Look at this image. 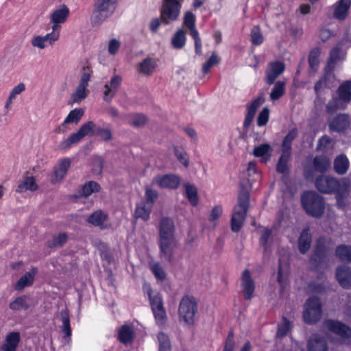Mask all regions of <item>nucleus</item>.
I'll return each mask as SVG.
<instances>
[{
	"label": "nucleus",
	"mask_w": 351,
	"mask_h": 351,
	"mask_svg": "<svg viewBox=\"0 0 351 351\" xmlns=\"http://www.w3.org/2000/svg\"><path fill=\"white\" fill-rule=\"evenodd\" d=\"M118 0H93V10L90 16L93 27H99L111 17L117 9Z\"/></svg>",
	"instance_id": "1"
},
{
	"label": "nucleus",
	"mask_w": 351,
	"mask_h": 351,
	"mask_svg": "<svg viewBox=\"0 0 351 351\" xmlns=\"http://www.w3.org/2000/svg\"><path fill=\"white\" fill-rule=\"evenodd\" d=\"M337 97H332L326 106V111L332 114L338 110H343L351 101V80L341 84L337 90Z\"/></svg>",
	"instance_id": "2"
},
{
	"label": "nucleus",
	"mask_w": 351,
	"mask_h": 351,
	"mask_svg": "<svg viewBox=\"0 0 351 351\" xmlns=\"http://www.w3.org/2000/svg\"><path fill=\"white\" fill-rule=\"evenodd\" d=\"M302 205L306 213L314 217H320L324 212L323 197L315 191H306L301 197Z\"/></svg>",
	"instance_id": "3"
},
{
	"label": "nucleus",
	"mask_w": 351,
	"mask_h": 351,
	"mask_svg": "<svg viewBox=\"0 0 351 351\" xmlns=\"http://www.w3.org/2000/svg\"><path fill=\"white\" fill-rule=\"evenodd\" d=\"M197 308V300L193 296L185 295L181 299L178 306L179 322L187 326L193 325Z\"/></svg>",
	"instance_id": "4"
},
{
	"label": "nucleus",
	"mask_w": 351,
	"mask_h": 351,
	"mask_svg": "<svg viewBox=\"0 0 351 351\" xmlns=\"http://www.w3.org/2000/svg\"><path fill=\"white\" fill-rule=\"evenodd\" d=\"M97 126L92 121L82 124L76 132L71 134L66 139L62 141L59 147L62 149H67L73 145L80 142L85 136H95Z\"/></svg>",
	"instance_id": "5"
},
{
	"label": "nucleus",
	"mask_w": 351,
	"mask_h": 351,
	"mask_svg": "<svg viewBox=\"0 0 351 351\" xmlns=\"http://www.w3.org/2000/svg\"><path fill=\"white\" fill-rule=\"evenodd\" d=\"M350 181L348 178H343L337 179L330 176H319L315 180L317 189L326 194L335 193L341 188L343 184H348Z\"/></svg>",
	"instance_id": "6"
},
{
	"label": "nucleus",
	"mask_w": 351,
	"mask_h": 351,
	"mask_svg": "<svg viewBox=\"0 0 351 351\" xmlns=\"http://www.w3.org/2000/svg\"><path fill=\"white\" fill-rule=\"evenodd\" d=\"M182 3V0H162L160 15L162 23L167 25L178 19Z\"/></svg>",
	"instance_id": "7"
},
{
	"label": "nucleus",
	"mask_w": 351,
	"mask_h": 351,
	"mask_svg": "<svg viewBox=\"0 0 351 351\" xmlns=\"http://www.w3.org/2000/svg\"><path fill=\"white\" fill-rule=\"evenodd\" d=\"M322 304L317 297L309 298L304 304L303 318L305 323L315 324L322 317Z\"/></svg>",
	"instance_id": "8"
},
{
	"label": "nucleus",
	"mask_w": 351,
	"mask_h": 351,
	"mask_svg": "<svg viewBox=\"0 0 351 351\" xmlns=\"http://www.w3.org/2000/svg\"><path fill=\"white\" fill-rule=\"evenodd\" d=\"M158 246L160 258L171 263L174 260L176 250L178 247L176 239H158Z\"/></svg>",
	"instance_id": "9"
},
{
	"label": "nucleus",
	"mask_w": 351,
	"mask_h": 351,
	"mask_svg": "<svg viewBox=\"0 0 351 351\" xmlns=\"http://www.w3.org/2000/svg\"><path fill=\"white\" fill-rule=\"evenodd\" d=\"M328 248L322 240H318L315 250L310 258L311 263L317 269L328 266Z\"/></svg>",
	"instance_id": "10"
},
{
	"label": "nucleus",
	"mask_w": 351,
	"mask_h": 351,
	"mask_svg": "<svg viewBox=\"0 0 351 351\" xmlns=\"http://www.w3.org/2000/svg\"><path fill=\"white\" fill-rule=\"evenodd\" d=\"M324 327L330 332L343 339L351 338V328L346 324L334 319H326L324 322Z\"/></svg>",
	"instance_id": "11"
},
{
	"label": "nucleus",
	"mask_w": 351,
	"mask_h": 351,
	"mask_svg": "<svg viewBox=\"0 0 351 351\" xmlns=\"http://www.w3.org/2000/svg\"><path fill=\"white\" fill-rule=\"evenodd\" d=\"M180 183V178L173 174L157 176L154 177L152 180L153 184H156L160 188H165L169 189H177L179 186Z\"/></svg>",
	"instance_id": "12"
},
{
	"label": "nucleus",
	"mask_w": 351,
	"mask_h": 351,
	"mask_svg": "<svg viewBox=\"0 0 351 351\" xmlns=\"http://www.w3.org/2000/svg\"><path fill=\"white\" fill-rule=\"evenodd\" d=\"M70 11L66 5H62L58 9L53 10L50 15V22L53 24L51 29L53 31H58L60 28V24L64 23L69 15Z\"/></svg>",
	"instance_id": "13"
},
{
	"label": "nucleus",
	"mask_w": 351,
	"mask_h": 351,
	"mask_svg": "<svg viewBox=\"0 0 351 351\" xmlns=\"http://www.w3.org/2000/svg\"><path fill=\"white\" fill-rule=\"evenodd\" d=\"M175 231L176 228L172 219L161 218L158 227L159 239H176Z\"/></svg>",
	"instance_id": "14"
},
{
	"label": "nucleus",
	"mask_w": 351,
	"mask_h": 351,
	"mask_svg": "<svg viewBox=\"0 0 351 351\" xmlns=\"http://www.w3.org/2000/svg\"><path fill=\"white\" fill-rule=\"evenodd\" d=\"M241 286L244 298L245 300H250L253 297L255 285L249 269L243 271L241 276Z\"/></svg>",
	"instance_id": "15"
},
{
	"label": "nucleus",
	"mask_w": 351,
	"mask_h": 351,
	"mask_svg": "<svg viewBox=\"0 0 351 351\" xmlns=\"http://www.w3.org/2000/svg\"><path fill=\"white\" fill-rule=\"evenodd\" d=\"M285 71V64L279 61L271 62L269 64L265 71V82L273 84L276 78Z\"/></svg>",
	"instance_id": "16"
},
{
	"label": "nucleus",
	"mask_w": 351,
	"mask_h": 351,
	"mask_svg": "<svg viewBox=\"0 0 351 351\" xmlns=\"http://www.w3.org/2000/svg\"><path fill=\"white\" fill-rule=\"evenodd\" d=\"M122 81V78L121 76L118 75H114L110 79L109 83L106 84L104 86L105 90L104 91V99L107 102H110L111 99L115 96L117 94L121 83Z\"/></svg>",
	"instance_id": "17"
},
{
	"label": "nucleus",
	"mask_w": 351,
	"mask_h": 351,
	"mask_svg": "<svg viewBox=\"0 0 351 351\" xmlns=\"http://www.w3.org/2000/svg\"><path fill=\"white\" fill-rule=\"evenodd\" d=\"M336 278L339 285L344 289H351V269L341 265L336 269Z\"/></svg>",
	"instance_id": "18"
},
{
	"label": "nucleus",
	"mask_w": 351,
	"mask_h": 351,
	"mask_svg": "<svg viewBox=\"0 0 351 351\" xmlns=\"http://www.w3.org/2000/svg\"><path fill=\"white\" fill-rule=\"evenodd\" d=\"M265 99L263 96L258 97L250 104L247 106V114L243 123V128L247 129L253 121L258 108L263 104Z\"/></svg>",
	"instance_id": "19"
},
{
	"label": "nucleus",
	"mask_w": 351,
	"mask_h": 351,
	"mask_svg": "<svg viewBox=\"0 0 351 351\" xmlns=\"http://www.w3.org/2000/svg\"><path fill=\"white\" fill-rule=\"evenodd\" d=\"M38 189L35 178L32 176H24L22 180L19 181L16 191L19 193H23L27 191L34 192Z\"/></svg>",
	"instance_id": "20"
},
{
	"label": "nucleus",
	"mask_w": 351,
	"mask_h": 351,
	"mask_svg": "<svg viewBox=\"0 0 351 351\" xmlns=\"http://www.w3.org/2000/svg\"><path fill=\"white\" fill-rule=\"evenodd\" d=\"M350 5V0H339L334 5V18L339 21H344L348 16Z\"/></svg>",
	"instance_id": "21"
},
{
	"label": "nucleus",
	"mask_w": 351,
	"mask_h": 351,
	"mask_svg": "<svg viewBox=\"0 0 351 351\" xmlns=\"http://www.w3.org/2000/svg\"><path fill=\"white\" fill-rule=\"evenodd\" d=\"M307 349L308 351H328L326 341L319 335H313L307 342Z\"/></svg>",
	"instance_id": "22"
},
{
	"label": "nucleus",
	"mask_w": 351,
	"mask_h": 351,
	"mask_svg": "<svg viewBox=\"0 0 351 351\" xmlns=\"http://www.w3.org/2000/svg\"><path fill=\"white\" fill-rule=\"evenodd\" d=\"M247 210L234 208L231 217V229L234 232H238L245 221Z\"/></svg>",
	"instance_id": "23"
},
{
	"label": "nucleus",
	"mask_w": 351,
	"mask_h": 351,
	"mask_svg": "<svg viewBox=\"0 0 351 351\" xmlns=\"http://www.w3.org/2000/svg\"><path fill=\"white\" fill-rule=\"evenodd\" d=\"M349 125V117L346 114H339L330 121L329 128L332 131L343 132Z\"/></svg>",
	"instance_id": "24"
},
{
	"label": "nucleus",
	"mask_w": 351,
	"mask_h": 351,
	"mask_svg": "<svg viewBox=\"0 0 351 351\" xmlns=\"http://www.w3.org/2000/svg\"><path fill=\"white\" fill-rule=\"evenodd\" d=\"M250 206V191L249 189L245 187V183L241 181L239 184V191L238 195V203L234 208L248 210Z\"/></svg>",
	"instance_id": "25"
},
{
	"label": "nucleus",
	"mask_w": 351,
	"mask_h": 351,
	"mask_svg": "<svg viewBox=\"0 0 351 351\" xmlns=\"http://www.w3.org/2000/svg\"><path fill=\"white\" fill-rule=\"evenodd\" d=\"M331 162L330 158L326 156H317L312 162L313 169L314 171L324 173L328 171L330 167Z\"/></svg>",
	"instance_id": "26"
},
{
	"label": "nucleus",
	"mask_w": 351,
	"mask_h": 351,
	"mask_svg": "<svg viewBox=\"0 0 351 351\" xmlns=\"http://www.w3.org/2000/svg\"><path fill=\"white\" fill-rule=\"evenodd\" d=\"M135 332L132 326L125 324L119 328L118 339L121 343L125 345L130 344L133 342Z\"/></svg>",
	"instance_id": "27"
},
{
	"label": "nucleus",
	"mask_w": 351,
	"mask_h": 351,
	"mask_svg": "<svg viewBox=\"0 0 351 351\" xmlns=\"http://www.w3.org/2000/svg\"><path fill=\"white\" fill-rule=\"evenodd\" d=\"M20 334L19 332H10L5 337V342L2 345L3 351H16L20 342Z\"/></svg>",
	"instance_id": "28"
},
{
	"label": "nucleus",
	"mask_w": 351,
	"mask_h": 351,
	"mask_svg": "<svg viewBox=\"0 0 351 351\" xmlns=\"http://www.w3.org/2000/svg\"><path fill=\"white\" fill-rule=\"evenodd\" d=\"M312 242L311 234L309 233V228L303 229L298 239V247L301 254H304L310 249Z\"/></svg>",
	"instance_id": "29"
},
{
	"label": "nucleus",
	"mask_w": 351,
	"mask_h": 351,
	"mask_svg": "<svg viewBox=\"0 0 351 351\" xmlns=\"http://www.w3.org/2000/svg\"><path fill=\"white\" fill-rule=\"evenodd\" d=\"M37 271L36 267H32L30 271L27 272L19 278L14 286V289L18 291H21L25 287L31 286L33 284L34 276L37 274Z\"/></svg>",
	"instance_id": "30"
},
{
	"label": "nucleus",
	"mask_w": 351,
	"mask_h": 351,
	"mask_svg": "<svg viewBox=\"0 0 351 351\" xmlns=\"http://www.w3.org/2000/svg\"><path fill=\"white\" fill-rule=\"evenodd\" d=\"M350 162L344 154L337 156L334 160V171L339 175H344L348 168Z\"/></svg>",
	"instance_id": "31"
},
{
	"label": "nucleus",
	"mask_w": 351,
	"mask_h": 351,
	"mask_svg": "<svg viewBox=\"0 0 351 351\" xmlns=\"http://www.w3.org/2000/svg\"><path fill=\"white\" fill-rule=\"evenodd\" d=\"M101 189L100 185L95 181H88L82 186L78 191L79 196L88 197L94 193L99 192Z\"/></svg>",
	"instance_id": "32"
},
{
	"label": "nucleus",
	"mask_w": 351,
	"mask_h": 351,
	"mask_svg": "<svg viewBox=\"0 0 351 351\" xmlns=\"http://www.w3.org/2000/svg\"><path fill=\"white\" fill-rule=\"evenodd\" d=\"M335 255L339 260L344 263H351V246L348 245H339L335 250Z\"/></svg>",
	"instance_id": "33"
},
{
	"label": "nucleus",
	"mask_w": 351,
	"mask_h": 351,
	"mask_svg": "<svg viewBox=\"0 0 351 351\" xmlns=\"http://www.w3.org/2000/svg\"><path fill=\"white\" fill-rule=\"evenodd\" d=\"M290 157L291 152L282 150L281 156L276 165V171L278 173L282 174H287L289 173L288 162L290 160Z\"/></svg>",
	"instance_id": "34"
},
{
	"label": "nucleus",
	"mask_w": 351,
	"mask_h": 351,
	"mask_svg": "<svg viewBox=\"0 0 351 351\" xmlns=\"http://www.w3.org/2000/svg\"><path fill=\"white\" fill-rule=\"evenodd\" d=\"M350 183L346 185L343 184L341 189L335 193L337 206L340 208H344L346 206L345 199L348 196L350 192Z\"/></svg>",
	"instance_id": "35"
},
{
	"label": "nucleus",
	"mask_w": 351,
	"mask_h": 351,
	"mask_svg": "<svg viewBox=\"0 0 351 351\" xmlns=\"http://www.w3.org/2000/svg\"><path fill=\"white\" fill-rule=\"evenodd\" d=\"M271 148L269 144L265 143L256 147L253 154L256 157H262V161L266 162L271 156Z\"/></svg>",
	"instance_id": "36"
},
{
	"label": "nucleus",
	"mask_w": 351,
	"mask_h": 351,
	"mask_svg": "<svg viewBox=\"0 0 351 351\" xmlns=\"http://www.w3.org/2000/svg\"><path fill=\"white\" fill-rule=\"evenodd\" d=\"M68 238L69 236L66 232H60L53 235L52 239L47 242V245L50 248L62 247L66 243Z\"/></svg>",
	"instance_id": "37"
},
{
	"label": "nucleus",
	"mask_w": 351,
	"mask_h": 351,
	"mask_svg": "<svg viewBox=\"0 0 351 351\" xmlns=\"http://www.w3.org/2000/svg\"><path fill=\"white\" fill-rule=\"evenodd\" d=\"M185 188V195L191 204L193 206H196L198 204L197 189L193 184L185 183L184 184Z\"/></svg>",
	"instance_id": "38"
},
{
	"label": "nucleus",
	"mask_w": 351,
	"mask_h": 351,
	"mask_svg": "<svg viewBox=\"0 0 351 351\" xmlns=\"http://www.w3.org/2000/svg\"><path fill=\"white\" fill-rule=\"evenodd\" d=\"M152 208L151 206L144 202L137 205L134 212V217L136 219H141L145 221H147L149 219Z\"/></svg>",
	"instance_id": "39"
},
{
	"label": "nucleus",
	"mask_w": 351,
	"mask_h": 351,
	"mask_svg": "<svg viewBox=\"0 0 351 351\" xmlns=\"http://www.w3.org/2000/svg\"><path fill=\"white\" fill-rule=\"evenodd\" d=\"M60 319L62 321V331L64 334L65 337L70 338L71 336V328L70 325V318L68 310L64 309L60 312Z\"/></svg>",
	"instance_id": "40"
},
{
	"label": "nucleus",
	"mask_w": 351,
	"mask_h": 351,
	"mask_svg": "<svg viewBox=\"0 0 351 351\" xmlns=\"http://www.w3.org/2000/svg\"><path fill=\"white\" fill-rule=\"evenodd\" d=\"M321 53L320 49L317 47L313 49L308 55V64L311 70L313 72L317 71L319 60V56Z\"/></svg>",
	"instance_id": "41"
},
{
	"label": "nucleus",
	"mask_w": 351,
	"mask_h": 351,
	"mask_svg": "<svg viewBox=\"0 0 351 351\" xmlns=\"http://www.w3.org/2000/svg\"><path fill=\"white\" fill-rule=\"evenodd\" d=\"M298 134V129L294 128L291 129L285 136L282 144V150L291 152L292 141L297 137Z\"/></svg>",
	"instance_id": "42"
},
{
	"label": "nucleus",
	"mask_w": 351,
	"mask_h": 351,
	"mask_svg": "<svg viewBox=\"0 0 351 351\" xmlns=\"http://www.w3.org/2000/svg\"><path fill=\"white\" fill-rule=\"evenodd\" d=\"M149 267L158 280L162 282L165 280L167 277L166 273L159 263L152 262L149 263Z\"/></svg>",
	"instance_id": "43"
},
{
	"label": "nucleus",
	"mask_w": 351,
	"mask_h": 351,
	"mask_svg": "<svg viewBox=\"0 0 351 351\" xmlns=\"http://www.w3.org/2000/svg\"><path fill=\"white\" fill-rule=\"evenodd\" d=\"M84 114V110L82 108H75L71 110L68 116L64 119L62 125L69 123H75L77 124Z\"/></svg>",
	"instance_id": "44"
},
{
	"label": "nucleus",
	"mask_w": 351,
	"mask_h": 351,
	"mask_svg": "<svg viewBox=\"0 0 351 351\" xmlns=\"http://www.w3.org/2000/svg\"><path fill=\"white\" fill-rule=\"evenodd\" d=\"M106 219V215H105L101 210H97L88 217V221L94 226H99L103 225Z\"/></svg>",
	"instance_id": "45"
},
{
	"label": "nucleus",
	"mask_w": 351,
	"mask_h": 351,
	"mask_svg": "<svg viewBox=\"0 0 351 351\" xmlns=\"http://www.w3.org/2000/svg\"><path fill=\"white\" fill-rule=\"evenodd\" d=\"M285 93V84L282 81L276 82L271 93L270 99L273 101L279 99Z\"/></svg>",
	"instance_id": "46"
},
{
	"label": "nucleus",
	"mask_w": 351,
	"mask_h": 351,
	"mask_svg": "<svg viewBox=\"0 0 351 351\" xmlns=\"http://www.w3.org/2000/svg\"><path fill=\"white\" fill-rule=\"evenodd\" d=\"M140 72L145 75H150L156 66V61L150 58H147L140 64Z\"/></svg>",
	"instance_id": "47"
},
{
	"label": "nucleus",
	"mask_w": 351,
	"mask_h": 351,
	"mask_svg": "<svg viewBox=\"0 0 351 351\" xmlns=\"http://www.w3.org/2000/svg\"><path fill=\"white\" fill-rule=\"evenodd\" d=\"M71 165V161L69 158L63 159L58 165V167L54 171V175L57 180L62 179Z\"/></svg>",
	"instance_id": "48"
},
{
	"label": "nucleus",
	"mask_w": 351,
	"mask_h": 351,
	"mask_svg": "<svg viewBox=\"0 0 351 351\" xmlns=\"http://www.w3.org/2000/svg\"><path fill=\"white\" fill-rule=\"evenodd\" d=\"M93 74V70L90 68V64L86 61L81 70V77L79 84L88 86V82Z\"/></svg>",
	"instance_id": "49"
},
{
	"label": "nucleus",
	"mask_w": 351,
	"mask_h": 351,
	"mask_svg": "<svg viewBox=\"0 0 351 351\" xmlns=\"http://www.w3.org/2000/svg\"><path fill=\"white\" fill-rule=\"evenodd\" d=\"M130 117V125L136 128L143 126L148 121L147 117L141 113L132 114Z\"/></svg>",
	"instance_id": "50"
},
{
	"label": "nucleus",
	"mask_w": 351,
	"mask_h": 351,
	"mask_svg": "<svg viewBox=\"0 0 351 351\" xmlns=\"http://www.w3.org/2000/svg\"><path fill=\"white\" fill-rule=\"evenodd\" d=\"M186 42L185 32L184 30L180 29L178 31L172 38L171 43L174 48L181 49L182 48Z\"/></svg>",
	"instance_id": "51"
},
{
	"label": "nucleus",
	"mask_w": 351,
	"mask_h": 351,
	"mask_svg": "<svg viewBox=\"0 0 351 351\" xmlns=\"http://www.w3.org/2000/svg\"><path fill=\"white\" fill-rule=\"evenodd\" d=\"M86 88L87 86L78 84L75 91L71 95L73 103L79 102L87 97Z\"/></svg>",
	"instance_id": "52"
},
{
	"label": "nucleus",
	"mask_w": 351,
	"mask_h": 351,
	"mask_svg": "<svg viewBox=\"0 0 351 351\" xmlns=\"http://www.w3.org/2000/svg\"><path fill=\"white\" fill-rule=\"evenodd\" d=\"M157 338L159 343V351H171V342L169 337L165 333L159 332Z\"/></svg>",
	"instance_id": "53"
},
{
	"label": "nucleus",
	"mask_w": 351,
	"mask_h": 351,
	"mask_svg": "<svg viewBox=\"0 0 351 351\" xmlns=\"http://www.w3.org/2000/svg\"><path fill=\"white\" fill-rule=\"evenodd\" d=\"M9 306L13 311H19L21 309L27 310L29 307L25 296L16 298L14 301L10 303Z\"/></svg>",
	"instance_id": "54"
},
{
	"label": "nucleus",
	"mask_w": 351,
	"mask_h": 351,
	"mask_svg": "<svg viewBox=\"0 0 351 351\" xmlns=\"http://www.w3.org/2000/svg\"><path fill=\"white\" fill-rule=\"evenodd\" d=\"M95 136H99L101 140L106 142L110 141L112 138V132L110 129L98 125L97 126Z\"/></svg>",
	"instance_id": "55"
},
{
	"label": "nucleus",
	"mask_w": 351,
	"mask_h": 351,
	"mask_svg": "<svg viewBox=\"0 0 351 351\" xmlns=\"http://www.w3.org/2000/svg\"><path fill=\"white\" fill-rule=\"evenodd\" d=\"M321 80L324 83V87L327 88H332L335 80V76L334 73L330 70H325L324 75L321 77Z\"/></svg>",
	"instance_id": "56"
},
{
	"label": "nucleus",
	"mask_w": 351,
	"mask_h": 351,
	"mask_svg": "<svg viewBox=\"0 0 351 351\" xmlns=\"http://www.w3.org/2000/svg\"><path fill=\"white\" fill-rule=\"evenodd\" d=\"M174 154L178 160L184 166H189V156L182 147H174Z\"/></svg>",
	"instance_id": "57"
},
{
	"label": "nucleus",
	"mask_w": 351,
	"mask_h": 351,
	"mask_svg": "<svg viewBox=\"0 0 351 351\" xmlns=\"http://www.w3.org/2000/svg\"><path fill=\"white\" fill-rule=\"evenodd\" d=\"M149 295L150 305H151L152 311H156L157 309H160V308H164L162 298V296L160 294L157 293L153 296L151 295V294H149Z\"/></svg>",
	"instance_id": "58"
},
{
	"label": "nucleus",
	"mask_w": 351,
	"mask_h": 351,
	"mask_svg": "<svg viewBox=\"0 0 351 351\" xmlns=\"http://www.w3.org/2000/svg\"><path fill=\"white\" fill-rule=\"evenodd\" d=\"M251 40L253 45H259L263 42V37L258 26H254L251 32Z\"/></svg>",
	"instance_id": "59"
},
{
	"label": "nucleus",
	"mask_w": 351,
	"mask_h": 351,
	"mask_svg": "<svg viewBox=\"0 0 351 351\" xmlns=\"http://www.w3.org/2000/svg\"><path fill=\"white\" fill-rule=\"evenodd\" d=\"M290 329V322L285 317L282 318L281 324L278 326L277 331V337L282 338L287 335L288 331Z\"/></svg>",
	"instance_id": "60"
},
{
	"label": "nucleus",
	"mask_w": 351,
	"mask_h": 351,
	"mask_svg": "<svg viewBox=\"0 0 351 351\" xmlns=\"http://www.w3.org/2000/svg\"><path fill=\"white\" fill-rule=\"evenodd\" d=\"M219 58L215 54V53H213L209 59L203 64L202 72L204 73H208L210 68L214 65L217 64L219 62Z\"/></svg>",
	"instance_id": "61"
},
{
	"label": "nucleus",
	"mask_w": 351,
	"mask_h": 351,
	"mask_svg": "<svg viewBox=\"0 0 351 351\" xmlns=\"http://www.w3.org/2000/svg\"><path fill=\"white\" fill-rule=\"evenodd\" d=\"M145 196L146 199V202L145 203L152 207L153 204L158 198V194L156 191L149 189V187L147 186L145 189Z\"/></svg>",
	"instance_id": "62"
},
{
	"label": "nucleus",
	"mask_w": 351,
	"mask_h": 351,
	"mask_svg": "<svg viewBox=\"0 0 351 351\" xmlns=\"http://www.w3.org/2000/svg\"><path fill=\"white\" fill-rule=\"evenodd\" d=\"M156 323L159 325H163L167 320V314L165 308L157 309L153 311Z\"/></svg>",
	"instance_id": "63"
},
{
	"label": "nucleus",
	"mask_w": 351,
	"mask_h": 351,
	"mask_svg": "<svg viewBox=\"0 0 351 351\" xmlns=\"http://www.w3.org/2000/svg\"><path fill=\"white\" fill-rule=\"evenodd\" d=\"M104 167V160L101 157H96L93 160L92 171L95 175L101 173Z\"/></svg>",
	"instance_id": "64"
}]
</instances>
